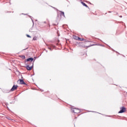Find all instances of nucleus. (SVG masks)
<instances>
[{"instance_id": "obj_1", "label": "nucleus", "mask_w": 127, "mask_h": 127, "mask_svg": "<svg viewBox=\"0 0 127 127\" xmlns=\"http://www.w3.org/2000/svg\"><path fill=\"white\" fill-rule=\"evenodd\" d=\"M71 111L73 113H74V114H79V113H80V110L77 108L72 109Z\"/></svg>"}, {"instance_id": "obj_2", "label": "nucleus", "mask_w": 127, "mask_h": 127, "mask_svg": "<svg viewBox=\"0 0 127 127\" xmlns=\"http://www.w3.org/2000/svg\"><path fill=\"white\" fill-rule=\"evenodd\" d=\"M126 112V108L122 107L121 108L120 111L119 112V114H123V113H125Z\"/></svg>"}, {"instance_id": "obj_3", "label": "nucleus", "mask_w": 127, "mask_h": 127, "mask_svg": "<svg viewBox=\"0 0 127 127\" xmlns=\"http://www.w3.org/2000/svg\"><path fill=\"white\" fill-rule=\"evenodd\" d=\"M17 89V85H14L12 88L11 89V91H14V90H16Z\"/></svg>"}, {"instance_id": "obj_4", "label": "nucleus", "mask_w": 127, "mask_h": 127, "mask_svg": "<svg viewBox=\"0 0 127 127\" xmlns=\"http://www.w3.org/2000/svg\"><path fill=\"white\" fill-rule=\"evenodd\" d=\"M18 82H20V84L21 85H25V82H24V81H23L22 79H20L18 81Z\"/></svg>"}, {"instance_id": "obj_5", "label": "nucleus", "mask_w": 127, "mask_h": 127, "mask_svg": "<svg viewBox=\"0 0 127 127\" xmlns=\"http://www.w3.org/2000/svg\"><path fill=\"white\" fill-rule=\"evenodd\" d=\"M75 39H76V40H79V41H83V40H84V38H80L79 37H76Z\"/></svg>"}, {"instance_id": "obj_6", "label": "nucleus", "mask_w": 127, "mask_h": 127, "mask_svg": "<svg viewBox=\"0 0 127 127\" xmlns=\"http://www.w3.org/2000/svg\"><path fill=\"white\" fill-rule=\"evenodd\" d=\"M26 69H28L29 71H30V70H32V66H29L28 65H27L26 66Z\"/></svg>"}, {"instance_id": "obj_7", "label": "nucleus", "mask_w": 127, "mask_h": 127, "mask_svg": "<svg viewBox=\"0 0 127 127\" xmlns=\"http://www.w3.org/2000/svg\"><path fill=\"white\" fill-rule=\"evenodd\" d=\"M27 62L31 61V62H32V61H33V58H28V59H27Z\"/></svg>"}, {"instance_id": "obj_8", "label": "nucleus", "mask_w": 127, "mask_h": 127, "mask_svg": "<svg viewBox=\"0 0 127 127\" xmlns=\"http://www.w3.org/2000/svg\"><path fill=\"white\" fill-rule=\"evenodd\" d=\"M81 3H82V5H84V6H86V7H88V5H87V4H86V3H84L83 2H81Z\"/></svg>"}, {"instance_id": "obj_9", "label": "nucleus", "mask_w": 127, "mask_h": 127, "mask_svg": "<svg viewBox=\"0 0 127 127\" xmlns=\"http://www.w3.org/2000/svg\"><path fill=\"white\" fill-rule=\"evenodd\" d=\"M33 40H37V37H34L33 39Z\"/></svg>"}, {"instance_id": "obj_10", "label": "nucleus", "mask_w": 127, "mask_h": 127, "mask_svg": "<svg viewBox=\"0 0 127 127\" xmlns=\"http://www.w3.org/2000/svg\"><path fill=\"white\" fill-rule=\"evenodd\" d=\"M61 15H63V16H65V15L64 14V12H62Z\"/></svg>"}, {"instance_id": "obj_11", "label": "nucleus", "mask_w": 127, "mask_h": 127, "mask_svg": "<svg viewBox=\"0 0 127 127\" xmlns=\"http://www.w3.org/2000/svg\"><path fill=\"white\" fill-rule=\"evenodd\" d=\"M22 58L23 59H25V56H22Z\"/></svg>"}, {"instance_id": "obj_12", "label": "nucleus", "mask_w": 127, "mask_h": 127, "mask_svg": "<svg viewBox=\"0 0 127 127\" xmlns=\"http://www.w3.org/2000/svg\"><path fill=\"white\" fill-rule=\"evenodd\" d=\"M27 37H29L30 38H31V37L30 36H29V35H27Z\"/></svg>"}, {"instance_id": "obj_13", "label": "nucleus", "mask_w": 127, "mask_h": 127, "mask_svg": "<svg viewBox=\"0 0 127 127\" xmlns=\"http://www.w3.org/2000/svg\"><path fill=\"white\" fill-rule=\"evenodd\" d=\"M49 49H50V50L51 51H52V49H51V48H49Z\"/></svg>"}, {"instance_id": "obj_14", "label": "nucleus", "mask_w": 127, "mask_h": 127, "mask_svg": "<svg viewBox=\"0 0 127 127\" xmlns=\"http://www.w3.org/2000/svg\"><path fill=\"white\" fill-rule=\"evenodd\" d=\"M120 17H123V16L121 15L120 16Z\"/></svg>"}]
</instances>
